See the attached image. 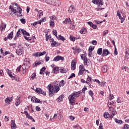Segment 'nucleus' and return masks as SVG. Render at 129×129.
I'll return each instance as SVG.
<instances>
[{
	"instance_id": "obj_4",
	"label": "nucleus",
	"mask_w": 129,
	"mask_h": 129,
	"mask_svg": "<svg viewBox=\"0 0 129 129\" xmlns=\"http://www.w3.org/2000/svg\"><path fill=\"white\" fill-rule=\"evenodd\" d=\"M93 4L94 5H98L99 7L100 8L102 6H103V0H93L92 1Z\"/></svg>"
},
{
	"instance_id": "obj_49",
	"label": "nucleus",
	"mask_w": 129,
	"mask_h": 129,
	"mask_svg": "<svg viewBox=\"0 0 129 129\" xmlns=\"http://www.w3.org/2000/svg\"><path fill=\"white\" fill-rule=\"evenodd\" d=\"M29 118V119H31V120H32V121H33V122H35L36 120H35V119L33 118L32 116H29V117L28 118Z\"/></svg>"
},
{
	"instance_id": "obj_27",
	"label": "nucleus",
	"mask_w": 129,
	"mask_h": 129,
	"mask_svg": "<svg viewBox=\"0 0 129 129\" xmlns=\"http://www.w3.org/2000/svg\"><path fill=\"white\" fill-rule=\"evenodd\" d=\"M76 68V63L72 61V70H74Z\"/></svg>"
},
{
	"instance_id": "obj_36",
	"label": "nucleus",
	"mask_w": 129,
	"mask_h": 129,
	"mask_svg": "<svg viewBox=\"0 0 129 129\" xmlns=\"http://www.w3.org/2000/svg\"><path fill=\"white\" fill-rule=\"evenodd\" d=\"M89 94L90 96H93L94 95V93L92 90L89 91Z\"/></svg>"
},
{
	"instance_id": "obj_10",
	"label": "nucleus",
	"mask_w": 129,
	"mask_h": 129,
	"mask_svg": "<svg viewBox=\"0 0 129 129\" xmlns=\"http://www.w3.org/2000/svg\"><path fill=\"white\" fill-rule=\"evenodd\" d=\"M55 0H45V3L49 5H51V6H54V5H55Z\"/></svg>"
},
{
	"instance_id": "obj_13",
	"label": "nucleus",
	"mask_w": 129,
	"mask_h": 129,
	"mask_svg": "<svg viewBox=\"0 0 129 129\" xmlns=\"http://www.w3.org/2000/svg\"><path fill=\"white\" fill-rule=\"evenodd\" d=\"M108 70V67L107 66V65H104L102 67V71L104 73H105L106 72H107Z\"/></svg>"
},
{
	"instance_id": "obj_19",
	"label": "nucleus",
	"mask_w": 129,
	"mask_h": 129,
	"mask_svg": "<svg viewBox=\"0 0 129 129\" xmlns=\"http://www.w3.org/2000/svg\"><path fill=\"white\" fill-rule=\"evenodd\" d=\"M114 103V101L112 100H109L108 101V106H111V105H113V104Z\"/></svg>"
},
{
	"instance_id": "obj_48",
	"label": "nucleus",
	"mask_w": 129,
	"mask_h": 129,
	"mask_svg": "<svg viewBox=\"0 0 129 129\" xmlns=\"http://www.w3.org/2000/svg\"><path fill=\"white\" fill-rule=\"evenodd\" d=\"M108 112H105L104 114V117L105 118H108V117L107 116V115H108Z\"/></svg>"
},
{
	"instance_id": "obj_35",
	"label": "nucleus",
	"mask_w": 129,
	"mask_h": 129,
	"mask_svg": "<svg viewBox=\"0 0 129 129\" xmlns=\"http://www.w3.org/2000/svg\"><path fill=\"white\" fill-rule=\"evenodd\" d=\"M35 102H36L37 103H40L41 104H42V101H41L40 100H39V99L36 97Z\"/></svg>"
},
{
	"instance_id": "obj_8",
	"label": "nucleus",
	"mask_w": 129,
	"mask_h": 129,
	"mask_svg": "<svg viewBox=\"0 0 129 129\" xmlns=\"http://www.w3.org/2000/svg\"><path fill=\"white\" fill-rule=\"evenodd\" d=\"M21 33L23 34V36H28V37H30L31 35H30V33L29 32H27V31L24 30V29H21Z\"/></svg>"
},
{
	"instance_id": "obj_6",
	"label": "nucleus",
	"mask_w": 129,
	"mask_h": 129,
	"mask_svg": "<svg viewBox=\"0 0 129 129\" xmlns=\"http://www.w3.org/2000/svg\"><path fill=\"white\" fill-rule=\"evenodd\" d=\"M107 55H110V52L108 51L107 49H104L103 50V53L102 54V56L104 57L105 56H107Z\"/></svg>"
},
{
	"instance_id": "obj_7",
	"label": "nucleus",
	"mask_w": 129,
	"mask_h": 129,
	"mask_svg": "<svg viewBox=\"0 0 129 129\" xmlns=\"http://www.w3.org/2000/svg\"><path fill=\"white\" fill-rule=\"evenodd\" d=\"M20 104H21V97L20 96H18L16 98L15 105L16 106H18V105H20Z\"/></svg>"
},
{
	"instance_id": "obj_59",
	"label": "nucleus",
	"mask_w": 129,
	"mask_h": 129,
	"mask_svg": "<svg viewBox=\"0 0 129 129\" xmlns=\"http://www.w3.org/2000/svg\"><path fill=\"white\" fill-rule=\"evenodd\" d=\"M49 60H50V57H49L48 56L46 55L45 56V61H46V62H48V61H49Z\"/></svg>"
},
{
	"instance_id": "obj_39",
	"label": "nucleus",
	"mask_w": 129,
	"mask_h": 129,
	"mask_svg": "<svg viewBox=\"0 0 129 129\" xmlns=\"http://www.w3.org/2000/svg\"><path fill=\"white\" fill-rule=\"evenodd\" d=\"M24 39H25V40H26L27 41H28L29 42H30V41H31L32 39H31V37H28L26 36H24Z\"/></svg>"
},
{
	"instance_id": "obj_30",
	"label": "nucleus",
	"mask_w": 129,
	"mask_h": 129,
	"mask_svg": "<svg viewBox=\"0 0 129 129\" xmlns=\"http://www.w3.org/2000/svg\"><path fill=\"white\" fill-rule=\"evenodd\" d=\"M41 89H42L40 88H37L35 90V92H36V93H38V94H40V93H41Z\"/></svg>"
},
{
	"instance_id": "obj_23",
	"label": "nucleus",
	"mask_w": 129,
	"mask_h": 129,
	"mask_svg": "<svg viewBox=\"0 0 129 129\" xmlns=\"http://www.w3.org/2000/svg\"><path fill=\"white\" fill-rule=\"evenodd\" d=\"M52 72L53 73H58L59 72V68H53Z\"/></svg>"
},
{
	"instance_id": "obj_62",
	"label": "nucleus",
	"mask_w": 129,
	"mask_h": 129,
	"mask_svg": "<svg viewBox=\"0 0 129 129\" xmlns=\"http://www.w3.org/2000/svg\"><path fill=\"white\" fill-rule=\"evenodd\" d=\"M35 77H36V74L33 73L31 76L32 79H35Z\"/></svg>"
},
{
	"instance_id": "obj_47",
	"label": "nucleus",
	"mask_w": 129,
	"mask_h": 129,
	"mask_svg": "<svg viewBox=\"0 0 129 129\" xmlns=\"http://www.w3.org/2000/svg\"><path fill=\"white\" fill-rule=\"evenodd\" d=\"M70 39L71 41H73V42L75 41V37L70 36Z\"/></svg>"
},
{
	"instance_id": "obj_20",
	"label": "nucleus",
	"mask_w": 129,
	"mask_h": 129,
	"mask_svg": "<svg viewBox=\"0 0 129 129\" xmlns=\"http://www.w3.org/2000/svg\"><path fill=\"white\" fill-rule=\"evenodd\" d=\"M61 5V2L59 0H55L54 6L55 7H59Z\"/></svg>"
},
{
	"instance_id": "obj_54",
	"label": "nucleus",
	"mask_w": 129,
	"mask_h": 129,
	"mask_svg": "<svg viewBox=\"0 0 129 129\" xmlns=\"http://www.w3.org/2000/svg\"><path fill=\"white\" fill-rule=\"evenodd\" d=\"M39 94H42V95H46V92H44V91H42L41 89V91H40V93Z\"/></svg>"
},
{
	"instance_id": "obj_64",
	"label": "nucleus",
	"mask_w": 129,
	"mask_h": 129,
	"mask_svg": "<svg viewBox=\"0 0 129 129\" xmlns=\"http://www.w3.org/2000/svg\"><path fill=\"white\" fill-rule=\"evenodd\" d=\"M85 57V54H83L81 55V57L82 60H84Z\"/></svg>"
},
{
	"instance_id": "obj_26",
	"label": "nucleus",
	"mask_w": 129,
	"mask_h": 129,
	"mask_svg": "<svg viewBox=\"0 0 129 129\" xmlns=\"http://www.w3.org/2000/svg\"><path fill=\"white\" fill-rule=\"evenodd\" d=\"M63 98H64V96L63 95H60L58 98H57V100L58 102H61V101H63Z\"/></svg>"
},
{
	"instance_id": "obj_46",
	"label": "nucleus",
	"mask_w": 129,
	"mask_h": 129,
	"mask_svg": "<svg viewBox=\"0 0 129 129\" xmlns=\"http://www.w3.org/2000/svg\"><path fill=\"white\" fill-rule=\"evenodd\" d=\"M84 63L86 64V65H87V62L88 61V59L86 56L84 57Z\"/></svg>"
},
{
	"instance_id": "obj_17",
	"label": "nucleus",
	"mask_w": 129,
	"mask_h": 129,
	"mask_svg": "<svg viewBox=\"0 0 129 129\" xmlns=\"http://www.w3.org/2000/svg\"><path fill=\"white\" fill-rule=\"evenodd\" d=\"M75 10V9H74V6H71L69 9V13H70L71 14L73 13V12H74Z\"/></svg>"
},
{
	"instance_id": "obj_22",
	"label": "nucleus",
	"mask_w": 129,
	"mask_h": 129,
	"mask_svg": "<svg viewBox=\"0 0 129 129\" xmlns=\"http://www.w3.org/2000/svg\"><path fill=\"white\" fill-rule=\"evenodd\" d=\"M49 25L51 28H54V27L55 26V22L53 20H50L49 22Z\"/></svg>"
},
{
	"instance_id": "obj_28",
	"label": "nucleus",
	"mask_w": 129,
	"mask_h": 129,
	"mask_svg": "<svg viewBox=\"0 0 129 129\" xmlns=\"http://www.w3.org/2000/svg\"><path fill=\"white\" fill-rule=\"evenodd\" d=\"M59 45H58V43L56 41H52V43H51V47H58Z\"/></svg>"
},
{
	"instance_id": "obj_60",
	"label": "nucleus",
	"mask_w": 129,
	"mask_h": 129,
	"mask_svg": "<svg viewBox=\"0 0 129 129\" xmlns=\"http://www.w3.org/2000/svg\"><path fill=\"white\" fill-rule=\"evenodd\" d=\"M114 53L115 54V55H117V49H116V46H115L114 47Z\"/></svg>"
},
{
	"instance_id": "obj_21",
	"label": "nucleus",
	"mask_w": 129,
	"mask_h": 129,
	"mask_svg": "<svg viewBox=\"0 0 129 129\" xmlns=\"http://www.w3.org/2000/svg\"><path fill=\"white\" fill-rule=\"evenodd\" d=\"M70 22H71L70 18H66L65 20L62 22V24H68V23H70Z\"/></svg>"
},
{
	"instance_id": "obj_38",
	"label": "nucleus",
	"mask_w": 129,
	"mask_h": 129,
	"mask_svg": "<svg viewBox=\"0 0 129 129\" xmlns=\"http://www.w3.org/2000/svg\"><path fill=\"white\" fill-rule=\"evenodd\" d=\"M39 53H40L39 52L34 53L33 54V56H34V57H39Z\"/></svg>"
},
{
	"instance_id": "obj_63",
	"label": "nucleus",
	"mask_w": 129,
	"mask_h": 129,
	"mask_svg": "<svg viewBox=\"0 0 129 129\" xmlns=\"http://www.w3.org/2000/svg\"><path fill=\"white\" fill-rule=\"evenodd\" d=\"M71 30H74L75 29V25L73 24L71 25Z\"/></svg>"
},
{
	"instance_id": "obj_14",
	"label": "nucleus",
	"mask_w": 129,
	"mask_h": 129,
	"mask_svg": "<svg viewBox=\"0 0 129 129\" xmlns=\"http://www.w3.org/2000/svg\"><path fill=\"white\" fill-rule=\"evenodd\" d=\"M16 54H17L18 56H21V55L23 54V48H19V49H17Z\"/></svg>"
},
{
	"instance_id": "obj_42",
	"label": "nucleus",
	"mask_w": 129,
	"mask_h": 129,
	"mask_svg": "<svg viewBox=\"0 0 129 129\" xmlns=\"http://www.w3.org/2000/svg\"><path fill=\"white\" fill-rule=\"evenodd\" d=\"M39 52V57L41 56H44V55H45V54H46V51H43L42 52Z\"/></svg>"
},
{
	"instance_id": "obj_11",
	"label": "nucleus",
	"mask_w": 129,
	"mask_h": 129,
	"mask_svg": "<svg viewBox=\"0 0 129 129\" xmlns=\"http://www.w3.org/2000/svg\"><path fill=\"white\" fill-rule=\"evenodd\" d=\"M11 128L12 129L17 128V125H16V123L15 122V120H11Z\"/></svg>"
},
{
	"instance_id": "obj_37",
	"label": "nucleus",
	"mask_w": 129,
	"mask_h": 129,
	"mask_svg": "<svg viewBox=\"0 0 129 129\" xmlns=\"http://www.w3.org/2000/svg\"><path fill=\"white\" fill-rule=\"evenodd\" d=\"M53 34L55 36L56 38H57L58 36H57V30H53L52 31Z\"/></svg>"
},
{
	"instance_id": "obj_3",
	"label": "nucleus",
	"mask_w": 129,
	"mask_h": 129,
	"mask_svg": "<svg viewBox=\"0 0 129 129\" xmlns=\"http://www.w3.org/2000/svg\"><path fill=\"white\" fill-rule=\"evenodd\" d=\"M30 66L31 65L30 64V60H29V58H25L24 60V63L22 66V68L23 70V71H22V73L23 74L25 73L26 71H25V70H26V69H29V68Z\"/></svg>"
},
{
	"instance_id": "obj_40",
	"label": "nucleus",
	"mask_w": 129,
	"mask_h": 129,
	"mask_svg": "<svg viewBox=\"0 0 129 129\" xmlns=\"http://www.w3.org/2000/svg\"><path fill=\"white\" fill-rule=\"evenodd\" d=\"M84 71H85V70L79 71V75H82L84 73Z\"/></svg>"
},
{
	"instance_id": "obj_52",
	"label": "nucleus",
	"mask_w": 129,
	"mask_h": 129,
	"mask_svg": "<svg viewBox=\"0 0 129 129\" xmlns=\"http://www.w3.org/2000/svg\"><path fill=\"white\" fill-rule=\"evenodd\" d=\"M21 68H22V66H20L19 67H18L16 70V72H20Z\"/></svg>"
},
{
	"instance_id": "obj_5",
	"label": "nucleus",
	"mask_w": 129,
	"mask_h": 129,
	"mask_svg": "<svg viewBox=\"0 0 129 129\" xmlns=\"http://www.w3.org/2000/svg\"><path fill=\"white\" fill-rule=\"evenodd\" d=\"M60 60H61V61H64V57L61 56V55H57L53 59V61H55V62H57L58 61H60Z\"/></svg>"
},
{
	"instance_id": "obj_18",
	"label": "nucleus",
	"mask_w": 129,
	"mask_h": 129,
	"mask_svg": "<svg viewBox=\"0 0 129 129\" xmlns=\"http://www.w3.org/2000/svg\"><path fill=\"white\" fill-rule=\"evenodd\" d=\"M10 10H11L14 14H18V13H19V11H17L16 9H14L13 7L10 6Z\"/></svg>"
},
{
	"instance_id": "obj_56",
	"label": "nucleus",
	"mask_w": 129,
	"mask_h": 129,
	"mask_svg": "<svg viewBox=\"0 0 129 129\" xmlns=\"http://www.w3.org/2000/svg\"><path fill=\"white\" fill-rule=\"evenodd\" d=\"M99 129H103V124H102V123H100Z\"/></svg>"
},
{
	"instance_id": "obj_57",
	"label": "nucleus",
	"mask_w": 129,
	"mask_h": 129,
	"mask_svg": "<svg viewBox=\"0 0 129 129\" xmlns=\"http://www.w3.org/2000/svg\"><path fill=\"white\" fill-rule=\"evenodd\" d=\"M93 50H94V48H92V46H90L89 47V52H92Z\"/></svg>"
},
{
	"instance_id": "obj_61",
	"label": "nucleus",
	"mask_w": 129,
	"mask_h": 129,
	"mask_svg": "<svg viewBox=\"0 0 129 129\" xmlns=\"http://www.w3.org/2000/svg\"><path fill=\"white\" fill-rule=\"evenodd\" d=\"M92 44V45H97V41L96 40H93Z\"/></svg>"
},
{
	"instance_id": "obj_34",
	"label": "nucleus",
	"mask_w": 129,
	"mask_h": 129,
	"mask_svg": "<svg viewBox=\"0 0 129 129\" xmlns=\"http://www.w3.org/2000/svg\"><path fill=\"white\" fill-rule=\"evenodd\" d=\"M115 122H116V123H119V124H120L122 122V120H118L117 118L115 119Z\"/></svg>"
},
{
	"instance_id": "obj_51",
	"label": "nucleus",
	"mask_w": 129,
	"mask_h": 129,
	"mask_svg": "<svg viewBox=\"0 0 129 129\" xmlns=\"http://www.w3.org/2000/svg\"><path fill=\"white\" fill-rule=\"evenodd\" d=\"M106 83V82H102L101 83H100V85H101V86H102V87H104Z\"/></svg>"
},
{
	"instance_id": "obj_15",
	"label": "nucleus",
	"mask_w": 129,
	"mask_h": 129,
	"mask_svg": "<svg viewBox=\"0 0 129 129\" xmlns=\"http://www.w3.org/2000/svg\"><path fill=\"white\" fill-rule=\"evenodd\" d=\"M80 33L82 35H84V34H86V33H87V29L85 28H83L80 31Z\"/></svg>"
},
{
	"instance_id": "obj_12",
	"label": "nucleus",
	"mask_w": 129,
	"mask_h": 129,
	"mask_svg": "<svg viewBox=\"0 0 129 129\" xmlns=\"http://www.w3.org/2000/svg\"><path fill=\"white\" fill-rule=\"evenodd\" d=\"M7 72L8 73V74L9 75L10 77L12 78V80H16V77L13 76V75L11 74V71H10V70L7 69Z\"/></svg>"
},
{
	"instance_id": "obj_29",
	"label": "nucleus",
	"mask_w": 129,
	"mask_h": 129,
	"mask_svg": "<svg viewBox=\"0 0 129 129\" xmlns=\"http://www.w3.org/2000/svg\"><path fill=\"white\" fill-rule=\"evenodd\" d=\"M97 54H98V55H101V54H102V48H100L98 49Z\"/></svg>"
},
{
	"instance_id": "obj_58",
	"label": "nucleus",
	"mask_w": 129,
	"mask_h": 129,
	"mask_svg": "<svg viewBox=\"0 0 129 129\" xmlns=\"http://www.w3.org/2000/svg\"><path fill=\"white\" fill-rule=\"evenodd\" d=\"M6 103H8V102H10V97H8L7 98H6L5 100Z\"/></svg>"
},
{
	"instance_id": "obj_33",
	"label": "nucleus",
	"mask_w": 129,
	"mask_h": 129,
	"mask_svg": "<svg viewBox=\"0 0 129 129\" xmlns=\"http://www.w3.org/2000/svg\"><path fill=\"white\" fill-rule=\"evenodd\" d=\"M67 71H68V70L64 69V68L60 70L61 73H66V72H67Z\"/></svg>"
},
{
	"instance_id": "obj_44",
	"label": "nucleus",
	"mask_w": 129,
	"mask_h": 129,
	"mask_svg": "<svg viewBox=\"0 0 129 129\" xmlns=\"http://www.w3.org/2000/svg\"><path fill=\"white\" fill-rule=\"evenodd\" d=\"M20 21L21 22L22 24H26V19H21Z\"/></svg>"
},
{
	"instance_id": "obj_31",
	"label": "nucleus",
	"mask_w": 129,
	"mask_h": 129,
	"mask_svg": "<svg viewBox=\"0 0 129 129\" xmlns=\"http://www.w3.org/2000/svg\"><path fill=\"white\" fill-rule=\"evenodd\" d=\"M116 113H117V112H116V111L115 110H113L112 111V114L111 115V116H110V117H113L114 116V115H115V114H116Z\"/></svg>"
},
{
	"instance_id": "obj_1",
	"label": "nucleus",
	"mask_w": 129,
	"mask_h": 129,
	"mask_svg": "<svg viewBox=\"0 0 129 129\" xmlns=\"http://www.w3.org/2000/svg\"><path fill=\"white\" fill-rule=\"evenodd\" d=\"M64 84L63 80H61L59 83L57 81H54L53 86L51 84H49L47 87V89L49 90V96H53L54 93H57L60 90V87L64 86Z\"/></svg>"
},
{
	"instance_id": "obj_16",
	"label": "nucleus",
	"mask_w": 129,
	"mask_h": 129,
	"mask_svg": "<svg viewBox=\"0 0 129 129\" xmlns=\"http://www.w3.org/2000/svg\"><path fill=\"white\" fill-rule=\"evenodd\" d=\"M21 32H22V29H19L18 32H17L16 36L18 38H21V37L22 36V34H21Z\"/></svg>"
},
{
	"instance_id": "obj_32",
	"label": "nucleus",
	"mask_w": 129,
	"mask_h": 129,
	"mask_svg": "<svg viewBox=\"0 0 129 129\" xmlns=\"http://www.w3.org/2000/svg\"><path fill=\"white\" fill-rule=\"evenodd\" d=\"M46 70V68L45 67H43L40 71V74H43L44 73H43L44 72V71H45Z\"/></svg>"
},
{
	"instance_id": "obj_53",
	"label": "nucleus",
	"mask_w": 129,
	"mask_h": 129,
	"mask_svg": "<svg viewBox=\"0 0 129 129\" xmlns=\"http://www.w3.org/2000/svg\"><path fill=\"white\" fill-rule=\"evenodd\" d=\"M108 34V30H106L103 32V36H106V35H107Z\"/></svg>"
},
{
	"instance_id": "obj_24",
	"label": "nucleus",
	"mask_w": 129,
	"mask_h": 129,
	"mask_svg": "<svg viewBox=\"0 0 129 129\" xmlns=\"http://www.w3.org/2000/svg\"><path fill=\"white\" fill-rule=\"evenodd\" d=\"M13 35H14V32H11L10 34L7 37L8 39H13Z\"/></svg>"
},
{
	"instance_id": "obj_25",
	"label": "nucleus",
	"mask_w": 129,
	"mask_h": 129,
	"mask_svg": "<svg viewBox=\"0 0 129 129\" xmlns=\"http://www.w3.org/2000/svg\"><path fill=\"white\" fill-rule=\"evenodd\" d=\"M56 38L58 40H60L61 41H65V38H64L61 35H58V37Z\"/></svg>"
},
{
	"instance_id": "obj_55",
	"label": "nucleus",
	"mask_w": 129,
	"mask_h": 129,
	"mask_svg": "<svg viewBox=\"0 0 129 129\" xmlns=\"http://www.w3.org/2000/svg\"><path fill=\"white\" fill-rule=\"evenodd\" d=\"M35 109L37 111H41V108L38 106L36 107Z\"/></svg>"
},
{
	"instance_id": "obj_43",
	"label": "nucleus",
	"mask_w": 129,
	"mask_h": 129,
	"mask_svg": "<svg viewBox=\"0 0 129 129\" xmlns=\"http://www.w3.org/2000/svg\"><path fill=\"white\" fill-rule=\"evenodd\" d=\"M79 69H80V71L85 70V69H84V66H83V65H80L79 66Z\"/></svg>"
},
{
	"instance_id": "obj_41",
	"label": "nucleus",
	"mask_w": 129,
	"mask_h": 129,
	"mask_svg": "<svg viewBox=\"0 0 129 129\" xmlns=\"http://www.w3.org/2000/svg\"><path fill=\"white\" fill-rule=\"evenodd\" d=\"M24 114L26 115L27 118H28L29 116H30L29 114V113H28V111H24Z\"/></svg>"
},
{
	"instance_id": "obj_2",
	"label": "nucleus",
	"mask_w": 129,
	"mask_h": 129,
	"mask_svg": "<svg viewBox=\"0 0 129 129\" xmlns=\"http://www.w3.org/2000/svg\"><path fill=\"white\" fill-rule=\"evenodd\" d=\"M81 94V91L79 92H74L71 95H70L68 97L70 103L72 104V105H74L75 104L76 99L75 97H79L80 96V94Z\"/></svg>"
},
{
	"instance_id": "obj_9",
	"label": "nucleus",
	"mask_w": 129,
	"mask_h": 129,
	"mask_svg": "<svg viewBox=\"0 0 129 129\" xmlns=\"http://www.w3.org/2000/svg\"><path fill=\"white\" fill-rule=\"evenodd\" d=\"M7 27V24H5V23H2L0 26V31L3 32L4 30L6 29Z\"/></svg>"
},
{
	"instance_id": "obj_50",
	"label": "nucleus",
	"mask_w": 129,
	"mask_h": 129,
	"mask_svg": "<svg viewBox=\"0 0 129 129\" xmlns=\"http://www.w3.org/2000/svg\"><path fill=\"white\" fill-rule=\"evenodd\" d=\"M73 77H75V74L72 73L71 75L69 77L68 79H71V78H73Z\"/></svg>"
},
{
	"instance_id": "obj_45",
	"label": "nucleus",
	"mask_w": 129,
	"mask_h": 129,
	"mask_svg": "<svg viewBox=\"0 0 129 129\" xmlns=\"http://www.w3.org/2000/svg\"><path fill=\"white\" fill-rule=\"evenodd\" d=\"M85 90H87V88H86V86H85L84 88L82 89L83 93H85Z\"/></svg>"
}]
</instances>
